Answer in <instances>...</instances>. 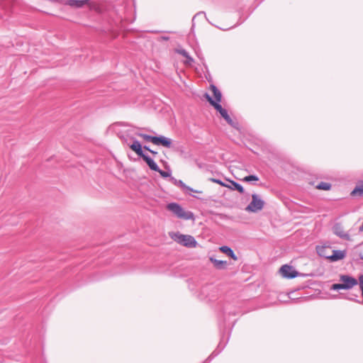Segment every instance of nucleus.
I'll return each instance as SVG.
<instances>
[{"label":"nucleus","instance_id":"nucleus-5","mask_svg":"<svg viewBox=\"0 0 363 363\" xmlns=\"http://www.w3.org/2000/svg\"><path fill=\"white\" fill-rule=\"evenodd\" d=\"M264 205V201L256 194H252V201L245 208L248 212L256 213L261 211Z\"/></svg>","mask_w":363,"mask_h":363},{"label":"nucleus","instance_id":"nucleus-8","mask_svg":"<svg viewBox=\"0 0 363 363\" xmlns=\"http://www.w3.org/2000/svg\"><path fill=\"white\" fill-rule=\"evenodd\" d=\"M333 230L334 234H335L340 238H342L346 240H350V235L344 231V229L341 224H340V223L335 224L334 226L333 227Z\"/></svg>","mask_w":363,"mask_h":363},{"label":"nucleus","instance_id":"nucleus-17","mask_svg":"<svg viewBox=\"0 0 363 363\" xmlns=\"http://www.w3.org/2000/svg\"><path fill=\"white\" fill-rule=\"evenodd\" d=\"M177 53L180 54L183 57H184L186 60L185 61V63L191 65L192 62H194V59L189 55V53L184 50V49H179L177 50Z\"/></svg>","mask_w":363,"mask_h":363},{"label":"nucleus","instance_id":"nucleus-15","mask_svg":"<svg viewBox=\"0 0 363 363\" xmlns=\"http://www.w3.org/2000/svg\"><path fill=\"white\" fill-rule=\"evenodd\" d=\"M220 252L226 254L228 256H229L230 257H231L234 260H237L238 259L237 256L235 255V254L234 253L233 250L230 247L224 245V246H222V247H220Z\"/></svg>","mask_w":363,"mask_h":363},{"label":"nucleus","instance_id":"nucleus-22","mask_svg":"<svg viewBox=\"0 0 363 363\" xmlns=\"http://www.w3.org/2000/svg\"><path fill=\"white\" fill-rule=\"evenodd\" d=\"M243 182H257L259 181V177L256 175H248L243 178Z\"/></svg>","mask_w":363,"mask_h":363},{"label":"nucleus","instance_id":"nucleus-30","mask_svg":"<svg viewBox=\"0 0 363 363\" xmlns=\"http://www.w3.org/2000/svg\"><path fill=\"white\" fill-rule=\"evenodd\" d=\"M214 353H215V352H212L211 356L213 355V354H214V356H216V354H214Z\"/></svg>","mask_w":363,"mask_h":363},{"label":"nucleus","instance_id":"nucleus-20","mask_svg":"<svg viewBox=\"0 0 363 363\" xmlns=\"http://www.w3.org/2000/svg\"><path fill=\"white\" fill-rule=\"evenodd\" d=\"M211 89L216 99L215 101H220L222 94L220 90L215 85H211Z\"/></svg>","mask_w":363,"mask_h":363},{"label":"nucleus","instance_id":"nucleus-27","mask_svg":"<svg viewBox=\"0 0 363 363\" xmlns=\"http://www.w3.org/2000/svg\"><path fill=\"white\" fill-rule=\"evenodd\" d=\"M150 152H151V153H152V155H157V152H155V151H154V150H150Z\"/></svg>","mask_w":363,"mask_h":363},{"label":"nucleus","instance_id":"nucleus-7","mask_svg":"<svg viewBox=\"0 0 363 363\" xmlns=\"http://www.w3.org/2000/svg\"><path fill=\"white\" fill-rule=\"evenodd\" d=\"M154 145H162L164 147L170 148L172 147V140L164 135H159L155 137Z\"/></svg>","mask_w":363,"mask_h":363},{"label":"nucleus","instance_id":"nucleus-18","mask_svg":"<svg viewBox=\"0 0 363 363\" xmlns=\"http://www.w3.org/2000/svg\"><path fill=\"white\" fill-rule=\"evenodd\" d=\"M351 196H363V182H362L361 184L355 186V188L351 192Z\"/></svg>","mask_w":363,"mask_h":363},{"label":"nucleus","instance_id":"nucleus-11","mask_svg":"<svg viewBox=\"0 0 363 363\" xmlns=\"http://www.w3.org/2000/svg\"><path fill=\"white\" fill-rule=\"evenodd\" d=\"M90 0H67V4L75 8H82L89 4Z\"/></svg>","mask_w":363,"mask_h":363},{"label":"nucleus","instance_id":"nucleus-21","mask_svg":"<svg viewBox=\"0 0 363 363\" xmlns=\"http://www.w3.org/2000/svg\"><path fill=\"white\" fill-rule=\"evenodd\" d=\"M316 189L328 191L331 189V184L330 183L321 182L316 186Z\"/></svg>","mask_w":363,"mask_h":363},{"label":"nucleus","instance_id":"nucleus-19","mask_svg":"<svg viewBox=\"0 0 363 363\" xmlns=\"http://www.w3.org/2000/svg\"><path fill=\"white\" fill-rule=\"evenodd\" d=\"M135 135L139 136V137H140V138H142L146 142H151L153 144L155 143V137L156 136H152V135H147V134H145V133H140V132H136Z\"/></svg>","mask_w":363,"mask_h":363},{"label":"nucleus","instance_id":"nucleus-16","mask_svg":"<svg viewBox=\"0 0 363 363\" xmlns=\"http://www.w3.org/2000/svg\"><path fill=\"white\" fill-rule=\"evenodd\" d=\"M208 101L215 108V109L220 113L224 109L222 106L219 104L220 101H215L208 94H206Z\"/></svg>","mask_w":363,"mask_h":363},{"label":"nucleus","instance_id":"nucleus-4","mask_svg":"<svg viewBox=\"0 0 363 363\" xmlns=\"http://www.w3.org/2000/svg\"><path fill=\"white\" fill-rule=\"evenodd\" d=\"M172 238L179 244L187 247H196L197 245L195 238L189 235H182L177 233Z\"/></svg>","mask_w":363,"mask_h":363},{"label":"nucleus","instance_id":"nucleus-1","mask_svg":"<svg viewBox=\"0 0 363 363\" xmlns=\"http://www.w3.org/2000/svg\"><path fill=\"white\" fill-rule=\"evenodd\" d=\"M130 148L134 151L139 157L143 158V160L147 163L150 169L153 171L159 170V167L156 162H155V161L151 157L144 153L143 147L138 140L133 139V143L130 145Z\"/></svg>","mask_w":363,"mask_h":363},{"label":"nucleus","instance_id":"nucleus-31","mask_svg":"<svg viewBox=\"0 0 363 363\" xmlns=\"http://www.w3.org/2000/svg\"><path fill=\"white\" fill-rule=\"evenodd\" d=\"M214 353H215V352H212L211 356L213 355V354H214V356H216V354H214Z\"/></svg>","mask_w":363,"mask_h":363},{"label":"nucleus","instance_id":"nucleus-13","mask_svg":"<svg viewBox=\"0 0 363 363\" xmlns=\"http://www.w3.org/2000/svg\"><path fill=\"white\" fill-rule=\"evenodd\" d=\"M220 114L230 125L233 128L237 127L238 123L232 120V118L228 115V111L225 108L220 112Z\"/></svg>","mask_w":363,"mask_h":363},{"label":"nucleus","instance_id":"nucleus-9","mask_svg":"<svg viewBox=\"0 0 363 363\" xmlns=\"http://www.w3.org/2000/svg\"><path fill=\"white\" fill-rule=\"evenodd\" d=\"M346 256L345 251L342 250H333V254L331 255H329V257H327V259L332 261V262H336L340 259H342Z\"/></svg>","mask_w":363,"mask_h":363},{"label":"nucleus","instance_id":"nucleus-6","mask_svg":"<svg viewBox=\"0 0 363 363\" xmlns=\"http://www.w3.org/2000/svg\"><path fill=\"white\" fill-rule=\"evenodd\" d=\"M279 271L282 277L287 279L297 277L299 274L293 267L288 264L283 265Z\"/></svg>","mask_w":363,"mask_h":363},{"label":"nucleus","instance_id":"nucleus-24","mask_svg":"<svg viewBox=\"0 0 363 363\" xmlns=\"http://www.w3.org/2000/svg\"><path fill=\"white\" fill-rule=\"evenodd\" d=\"M157 172H159V173H160V174L162 177H164V178H166V177H169V178H170V177H171V172H170V171H169V172H164V171H163V170H162V169H160L159 168V170H158V171H157Z\"/></svg>","mask_w":363,"mask_h":363},{"label":"nucleus","instance_id":"nucleus-14","mask_svg":"<svg viewBox=\"0 0 363 363\" xmlns=\"http://www.w3.org/2000/svg\"><path fill=\"white\" fill-rule=\"evenodd\" d=\"M210 261L213 264L214 267L218 269H223L226 268L227 262L218 260L213 257H210Z\"/></svg>","mask_w":363,"mask_h":363},{"label":"nucleus","instance_id":"nucleus-26","mask_svg":"<svg viewBox=\"0 0 363 363\" xmlns=\"http://www.w3.org/2000/svg\"><path fill=\"white\" fill-rule=\"evenodd\" d=\"M357 296H356V295H355V296H354V297L349 298V299H350V300H352V301H356V302H357V303H360V301H359V300H357V299L355 298H357Z\"/></svg>","mask_w":363,"mask_h":363},{"label":"nucleus","instance_id":"nucleus-10","mask_svg":"<svg viewBox=\"0 0 363 363\" xmlns=\"http://www.w3.org/2000/svg\"><path fill=\"white\" fill-rule=\"evenodd\" d=\"M170 181L172 182L175 185L181 187L184 191L196 192V193H202L201 191L194 190L192 188L186 186L182 180H177L174 177H170Z\"/></svg>","mask_w":363,"mask_h":363},{"label":"nucleus","instance_id":"nucleus-12","mask_svg":"<svg viewBox=\"0 0 363 363\" xmlns=\"http://www.w3.org/2000/svg\"><path fill=\"white\" fill-rule=\"evenodd\" d=\"M228 181H229V184H227V188H228L231 190H237L240 194L244 193V189L242 185H240L239 183L235 182L232 180H228Z\"/></svg>","mask_w":363,"mask_h":363},{"label":"nucleus","instance_id":"nucleus-3","mask_svg":"<svg viewBox=\"0 0 363 363\" xmlns=\"http://www.w3.org/2000/svg\"><path fill=\"white\" fill-rule=\"evenodd\" d=\"M340 281H342V283L333 284L330 287L331 290H347L352 289L353 286H356L358 284L357 280L355 278L348 275L340 276Z\"/></svg>","mask_w":363,"mask_h":363},{"label":"nucleus","instance_id":"nucleus-25","mask_svg":"<svg viewBox=\"0 0 363 363\" xmlns=\"http://www.w3.org/2000/svg\"><path fill=\"white\" fill-rule=\"evenodd\" d=\"M210 181H211V182H213V183L218 184H220V186H222L227 187V184H228L224 183L223 182H222L221 180H220V179H218L211 178V179H210Z\"/></svg>","mask_w":363,"mask_h":363},{"label":"nucleus","instance_id":"nucleus-23","mask_svg":"<svg viewBox=\"0 0 363 363\" xmlns=\"http://www.w3.org/2000/svg\"><path fill=\"white\" fill-rule=\"evenodd\" d=\"M326 250H327V248L324 247H318L317 248V252L318 254L321 256V257H325L327 259V257H329V255H328L326 254Z\"/></svg>","mask_w":363,"mask_h":363},{"label":"nucleus","instance_id":"nucleus-29","mask_svg":"<svg viewBox=\"0 0 363 363\" xmlns=\"http://www.w3.org/2000/svg\"><path fill=\"white\" fill-rule=\"evenodd\" d=\"M359 255L360 257V259L363 260V255H362V253L359 252Z\"/></svg>","mask_w":363,"mask_h":363},{"label":"nucleus","instance_id":"nucleus-28","mask_svg":"<svg viewBox=\"0 0 363 363\" xmlns=\"http://www.w3.org/2000/svg\"><path fill=\"white\" fill-rule=\"evenodd\" d=\"M143 148H144L145 150H148L149 152H150V150H151L149 148V147H148V146H147V145H145V146L143 147Z\"/></svg>","mask_w":363,"mask_h":363},{"label":"nucleus","instance_id":"nucleus-2","mask_svg":"<svg viewBox=\"0 0 363 363\" xmlns=\"http://www.w3.org/2000/svg\"><path fill=\"white\" fill-rule=\"evenodd\" d=\"M167 209L174 214L177 218L184 220L194 218V213L191 211H185L184 209L177 203H170L167 205Z\"/></svg>","mask_w":363,"mask_h":363}]
</instances>
